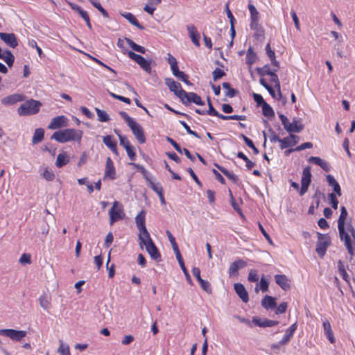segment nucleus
Returning a JSON list of instances; mask_svg holds the SVG:
<instances>
[{
	"label": "nucleus",
	"instance_id": "dca6fc26",
	"mask_svg": "<svg viewBox=\"0 0 355 355\" xmlns=\"http://www.w3.org/2000/svg\"><path fill=\"white\" fill-rule=\"evenodd\" d=\"M165 84L168 86L171 92H174L178 98H181V95L179 92L183 89L181 87V85L179 83L175 81L172 78H165Z\"/></svg>",
	"mask_w": 355,
	"mask_h": 355
},
{
	"label": "nucleus",
	"instance_id": "5fc2aeb1",
	"mask_svg": "<svg viewBox=\"0 0 355 355\" xmlns=\"http://www.w3.org/2000/svg\"><path fill=\"white\" fill-rule=\"evenodd\" d=\"M128 156L131 161H135L136 159V153L135 148L133 146H130L125 149Z\"/></svg>",
	"mask_w": 355,
	"mask_h": 355
},
{
	"label": "nucleus",
	"instance_id": "2f4dec72",
	"mask_svg": "<svg viewBox=\"0 0 355 355\" xmlns=\"http://www.w3.org/2000/svg\"><path fill=\"white\" fill-rule=\"evenodd\" d=\"M257 73L260 76H271L274 72L277 71V69H274L272 71L270 70L269 64H265L263 67H257L256 69Z\"/></svg>",
	"mask_w": 355,
	"mask_h": 355
},
{
	"label": "nucleus",
	"instance_id": "72a5a7b5",
	"mask_svg": "<svg viewBox=\"0 0 355 355\" xmlns=\"http://www.w3.org/2000/svg\"><path fill=\"white\" fill-rule=\"evenodd\" d=\"M5 61L9 67H12L15 62V56L10 50H6L3 53V58H0Z\"/></svg>",
	"mask_w": 355,
	"mask_h": 355
},
{
	"label": "nucleus",
	"instance_id": "0eeeda50",
	"mask_svg": "<svg viewBox=\"0 0 355 355\" xmlns=\"http://www.w3.org/2000/svg\"><path fill=\"white\" fill-rule=\"evenodd\" d=\"M118 205L119 202L116 201L114 202L113 206L109 210L110 225H113L115 222L122 220L124 217L122 206L121 205V207H119Z\"/></svg>",
	"mask_w": 355,
	"mask_h": 355
},
{
	"label": "nucleus",
	"instance_id": "bb28decb",
	"mask_svg": "<svg viewBox=\"0 0 355 355\" xmlns=\"http://www.w3.org/2000/svg\"><path fill=\"white\" fill-rule=\"evenodd\" d=\"M296 329V323L293 324L288 329H287L284 338L280 340V343H282V345L287 344L290 341Z\"/></svg>",
	"mask_w": 355,
	"mask_h": 355
},
{
	"label": "nucleus",
	"instance_id": "39448f33",
	"mask_svg": "<svg viewBox=\"0 0 355 355\" xmlns=\"http://www.w3.org/2000/svg\"><path fill=\"white\" fill-rule=\"evenodd\" d=\"M128 57L137 62L141 69H143L146 73H151V62L153 61L152 59L147 60L141 55L137 54L133 51H129L128 53Z\"/></svg>",
	"mask_w": 355,
	"mask_h": 355
},
{
	"label": "nucleus",
	"instance_id": "393cba45",
	"mask_svg": "<svg viewBox=\"0 0 355 355\" xmlns=\"http://www.w3.org/2000/svg\"><path fill=\"white\" fill-rule=\"evenodd\" d=\"M311 166H308L303 169L301 184L309 186L311 182Z\"/></svg>",
	"mask_w": 355,
	"mask_h": 355
},
{
	"label": "nucleus",
	"instance_id": "58836bf2",
	"mask_svg": "<svg viewBox=\"0 0 355 355\" xmlns=\"http://www.w3.org/2000/svg\"><path fill=\"white\" fill-rule=\"evenodd\" d=\"M215 116H217L223 120H239V121H243V120H245L246 119V116H244V115H237V114H234V115H229V116H226V115H223L222 114H220L218 112V115H216Z\"/></svg>",
	"mask_w": 355,
	"mask_h": 355
},
{
	"label": "nucleus",
	"instance_id": "ea45409f",
	"mask_svg": "<svg viewBox=\"0 0 355 355\" xmlns=\"http://www.w3.org/2000/svg\"><path fill=\"white\" fill-rule=\"evenodd\" d=\"M40 304L42 308L48 310L51 306V297L46 294L42 295L40 299Z\"/></svg>",
	"mask_w": 355,
	"mask_h": 355
},
{
	"label": "nucleus",
	"instance_id": "473e14b6",
	"mask_svg": "<svg viewBox=\"0 0 355 355\" xmlns=\"http://www.w3.org/2000/svg\"><path fill=\"white\" fill-rule=\"evenodd\" d=\"M44 137V130L43 128H39L35 130L32 143L33 144H36L41 142Z\"/></svg>",
	"mask_w": 355,
	"mask_h": 355
},
{
	"label": "nucleus",
	"instance_id": "4be33fe9",
	"mask_svg": "<svg viewBox=\"0 0 355 355\" xmlns=\"http://www.w3.org/2000/svg\"><path fill=\"white\" fill-rule=\"evenodd\" d=\"M112 139L113 137L112 135H107L103 137V141L104 144L113 152V153H114L116 155H119L117 150V143Z\"/></svg>",
	"mask_w": 355,
	"mask_h": 355
},
{
	"label": "nucleus",
	"instance_id": "37998d69",
	"mask_svg": "<svg viewBox=\"0 0 355 355\" xmlns=\"http://www.w3.org/2000/svg\"><path fill=\"white\" fill-rule=\"evenodd\" d=\"M262 107V112H263V114L266 116V117H273L275 116V112L272 110V108L271 107V106L267 103H264V104L261 106Z\"/></svg>",
	"mask_w": 355,
	"mask_h": 355
},
{
	"label": "nucleus",
	"instance_id": "338daca9",
	"mask_svg": "<svg viewBox=\"0 0 355 355\" xmlns=\"http://www.w3.org/2000/svg\"><path fill=\"white\" fill-rule=\"evenodd\" d=\"M120 145L122 146L125 149L131 146L130 141L125 136L119 135Z\"/></svg>",
	"mask_w": 355,
	"mask_h": 355
},
{
	"label": "nucleus",
	"instance_id": "a211bd4d",
	"mask_svg": "<svg viewBox=\"0 0 355 355\" xmlns=\"http://www.w3.org/2000/svg\"><path fill=\"white\" fill-rule=\"evenodd\" d=\"M275 280L276 284L285 291L290 290L291 284L290 280L285 275H275Z\"/></svg>",
	"mask_w": 355,
	"mask_h": 355
},
{
	"label": "nucleus",
	"instance_id": "f704fd0d",
	"mask_svg": "<svg viewBox=\"0 0 355 355\" xmlns=\"http://www.w3.org/2000/svg\"><path fill=\"white\" fill-rule=\"evenodd\" d=\"M125 41L127 42V43L128 44V45L135 51L137 52H139L140 53H142V54H145L146 50V49L142 46H140L137 44H136L134 41H132L131 39L130 38H128V37H125Z\"/></svg>",
	"mask_w": 355,
	"mask_h": 355
},
{
	"label": "nucleus",
	"instance_id": "f8f14e48",
	"mask_svg": "<svg viewBox=\"0 0 355 355\" xmlns=\"http://www.w3.org/2000/svg\"><path fill=\"white\" fill-rule=\"evenodd\" d=\"M192 273L199 282L202 289L208 293H211L212 290L211 288V285L209 282L205 281L201 278L200 270L197 267H193L192 269Z\"/></svg>",
	"mask_w": 355,
	"mask_h": 355
},
{
	"label": "nucleus",
	"instance_id": "6ab92c4d",
	"mask_svg": "<svg viewBox=\"0 0 355 355\" xmlns=\"http://www.w3.org/2000/svg\"><path fill=\"white\" fill-rule=\"evenodd\" d=\"M252 322L258 327H270L279 324V321L277 320H272L268 319L261 320L258 317H254L252 318Z\"/></svg>",
	"mask_w": 355,
	"mask_h": 355
},
{
	"label": "nucleus",
	"instance_id": "c85d7f7f",
	"mask_svg": "<svg viewBox=\"0 0 355 355\" xmlns=\"http://www.w3.org/2000/svg\"><path fill=\"white\" fill-rule=\"evenodd\" d=\"M122 16L125 17L131 24L137 27L139 30H144V26L139 24L136 17L130 12H125L122 14Z\"/></svg>",
	"mask_w": 355,
	"mask_h": 355
},
{
	"label": "nucleus",
	"instance_id": "4c0bfd02",
	"mask_svg": "<svg viewBox=\"0 0 355 355\" xmlns=\"http://www.w3.org/2000/svg\"><path fill=\"white\" fill-rule=\"evenodd\" d=\"M138 230L140 232L139 234V240L140 241V242H141V239H143V241H145L146 243L153 241L148 230L146 229V227H144Z\"/></svg>",
	"mask_w": 355,
	"mask_h": 355
},
{
	"label": "nucleus",
	"instance_id": "e433bc0d",
	"mask_svg": "<svg viewBox=\"0 0 355 355\" xmlns=\"http://www.w3.org/2000/svg\"><path fill=\"white\" fill-rule=\"evenodd\" d=\"M224 89H227L225 95L230 98H233L239 94V91L236 89L232 88L229 83L225 82L222 84Z\"/></svg>",
	"mask_w": 355,
	"mask_h": 355
},
{
	"label": "nucleus",
	"instance_id": "8fccbe9b",
	"mask_svg": "<svg viewBox=\"0 0 355 355\" xmlns=\"http://www.w3.org/2000/svg\"><path fill=\"white\" fill-rule=\"evenodd\" d=\"M60 345L58 349V352L61 355H71L69 346L68 345L64 346V344H63V342L62 340H60Z\"/></svg>",
	"mask_w": 355,
	"mask_h": 355
},
{
	"label": "nucleus",
	"instance_id": "b1692460",
	"mask_svg": "<svg viewBox=\"0 0 355 355\" xmlns=\"http://www.w3.org/2000/svg\"><path fill=\"white\" fill-rule=\"evenodd\" d=\"M326 179L329 186L332 187L334 193L340 196L342 195L341 188L334 177L331 175H327Z\"/></svg>",
	"mask_w": 355,
	"mask_h": 355
},
{
	"label": "nucleus",
	"instance_id": "f03ea898",
	"mask_svg": "<svg viewBox=\"0 0 355 355\" xmlns=\"http://www.w3.org/2000/svg\"><path fill=\"white\" fill-rule=\"evenodd\" d=\"M42 105L40 101L29 99L22 103L17 109V113L19 116H30L37 114Z\"/></svg>",
	"mask_w": 355,
	"mask_h": 355
},
{
	"label": "nucleus",
	"instance_id": "7c9ffc66",
	"mask_svg": "<svg viewBox=\"0 0 355 355\" xmlns=\"http://www.w3.org/2000/svg\"><path fill=\"white\" fill-rule=\"evenodd\" d=\"M69 162V157L65 153H60L57 156L55 166L58 168H62L64 166H65Z\"/></svg>",
	"mask_w": 355,
	"mask_h": 355
},
{
	"label": "nucleus",
	"instance_id": "20e7f679",
	"mask_svg": "<svg viewBox=\"0 0 355 355\" xmlns=\"http://www.w3.org/2000/svg\"><path fill=\"white\" fill-rule=\"evenodd\" d=\"M330 245V236L328 234H322L318 232L315 251L320 257L322 258L324 256L327 249Z\"/></svg>",
	"mask_w": 355,
	"mask_h": 355
},
{
	"label": "nucleus",
	"instance_id": "ddd939ff",
	"mask_svg": "<svg viewBox=\"0 0 355 355\" xmlns=\"http://www.w3.org/2000/svg\"><path fill=\"white\" fill-rule=\"evenodd\" d=\"M247 266V262L243 259H237L232 262L229 268L230 277L238 275V270L245 268Z\"/></svg>",
	"mask_w": 355,
	"mask_h": 355
},
{
	"label": "nucleus",
	"instance_id": "9d476101",
	"mask_svg": "<svg viewBox=\"0 0 355 355\" xmlns=\"http://www.w3.org/2000/svg\"><path fill=\"white\" fill-rule=\"evenodd\" d=\"M133 135L135 137L137 141L140 144H144L146 141V136L143 128L137 122L129 127Z\"/></svg>",
	"mask_w": 355,
	"mask_h": 355
},
{
	"label": "nucleus",
	"instance_id": "13d9d810",
	"mask_svg": "<svg viewBox=\"0 0 355 355\" xmlns=\"http://www.w3.org/2000/svg\"><path fill=\"white\" fill-rule=\"evenodd\" d=\"M252 97L254 101L257 103V106H262L264 103H266L261 94L253 93Z\"/></svg>",
	"mask_w": 355,
	"mask_h": 355
},
{
	"label": "nucleus",
	"instance_id": "6e6d98bb",
	"mask_svg": "<svg viewBox=\"0 0 355 355\" xmlns=\"http://www.w3.org/2000/svg\"><path fill=\"white\" fill-rule=\"evenodd\" d=\"M28 44L31 47L35 48V49L37 50V51L38 53L40 58H42L44 56V55L42 52V50L41 49V48L40 46H37L35 40H28Z\"/></svg>",
	"mask_w": 355,
	"mask_h": 355
},
{
	"label": "nucleus",
	"instance_id": "de8ad7c7",
	"mask_svg": "<svg viewBox=\"0 0 355 355\" xmlns=\"http://www.w3.org/2000/svg\"><path fill=\"white\" fill-rule=\"evenodd\" d=\"M120 116L123 119V120L127 123L128 126L130 127L132 124H134L136 121L131 118L125 112L121 111L119 112Z\"/></svg>",
	"mask_w": 355,
	"mask_h": 355
},
{
	"label": "nucleus",
	"instance_id": "9b49d317",
	"mask_svg": "<svg viewBox=\"0 0 355 355\" xmlns=\"http://www.w3.org/2000/svg\"><path fill=\"white\" fill-rule=\"evenodd\" d=\"M348 213L345 207L342 206L340 207V214L338 219V229L339 232V235H345V234L348 233L345 232V220L347 218Z\"/></svg>",
	"mask_w": 355,
	"mask_h": 355
},
{
	"label": "nucleus",
	"instance_id": "7ed1b4c3",
	"mask_svg": "<svg viewBox=\"0 0 355 355\" xmlns=\"http://www.w3.org/2000/svg\"><path fill=\"white\" fill-rule=\"evenodd\" d=\"M181 98H179L181 102L185 105H189L193 103L198 105H204L205 102L202 100L201 97L194 92H187L184 89H181L179 92Z\"/></svg>",
	"mask_w": 355,
	"mask_h": 355
},
{
	"label": "nucleus",
	"instance_id": "09e8293b",
	"mask_svg": "<svg viewBox=\"0 0 355 355\" xmlns=\"http://www.w3.org/2000/svg\"><path fill=\"white\" fill-rule=\"evenodd\" d=\"M282 125L284 126V128L288 132H290V133H292V132L299 133L302 131V127H299V128H295V129H293L291 127V125H290V122H289L288 119H287L286 122H284V123H282Z\"/></svg>",
	"mask_w": 355,
	"mask_h": 355
},
{
	"label": "nucleus",
	"instance_id": "bf43d9fd",
	"mask_svg": "<svg viewBox=\"0 0 355 355\" xmlns=\"http://www.w3.org/2000/svg\"><path fill=\"white\" fill-rule=\"evenodd\" d=\"M166 234L168 238V240L172 245L173 250H175L178 248V243L175 241V237L172 235L169 230H166Z\"/></svg>",
	"mask_w": 355,
	"mask_h": 355
},
{
	"label": "nucleus",
	"instance_id": "79ce46f5",
	"mask_svg": "<svg viewBox=\"0 0 355 355\" xmlns=\"http://www.w3.org/2000/svg\"><path fill=\"white\" fill-rule=\"evenodd\" d=\"M95 111L98 116V120L101 122H107L110 120L109 115L104 110H102L98 107L95 108Z\"/></svg>",
	"mask_w": 355,
	"mask_h": 355
},
{
	"label": "nucleus",
	"instance_id": "603ef678",
	"mask_svg": "<svg viewBox=\"0 0 355 355\" xmlns=\"http://www.w3.org/2000/svg\"><path fill=\"white\" fill-rule=\"evenodd\" d=\"M213 80L214 81L218 80V79L221 78L223 76L225 75V73L223 70L220 69V68H216L213 73Z\"/></svg>",
	"mask_w": 355,
	"mask_h": 355
},
{
	"label": "nucleus",
	"instance_id": "cd10ccee",
	"mask_svg": "<svg viewBox=\"0 0 355 355\" xmlns=\"http://www.w3.org/2000/svg\"><path fill=\"white\" fill-rule=\"evenodd\" d=\"M214 166L217 168H218L228 179H230L234 183H235V184L238 183L239 178L236 175H234V173H230L227 169L218 165L216 163L214 164Z\"/></svg>",
	"mask_w": 355,
	"mask_h": 355
},
{
	"label": "nucleus",
	"instance_id": "680f3d73",
	"mask_svg": "<svg viewBox=\"0 0 355 355\" xmlns=\"http://www.w3.org/2000/svg\"><path fill=\"white\" fill-rule=\"evenodd\" d=\"M288 307L287 302H282L277 307H276L275 313L282 314L286 312Z\"/></svg>",
	"mask_w": 355,
	"mask_h": 355
},
{
	"label": "nucleus",
	"instance_id": "e2e57ef3",
	"mask_svg": "<svg viewBox=\"0 0 355 355\" xmlns=\"http://www.w3.org/2000/svg\"><path fill=\"white\" fill-rule=\"evenodd\" d=\"M43 177L45 178L47 181H52L55 178V175L53 173V171L49 170V168H45L44 173H43Z\"/></svg>",
	"mask_w": 355,
	"mask_h": 355
},
{
	"label": "nucleus",
	"instance_id": "c03bdc74",
	"mask_svg": "<svg viewBox=\"0 0 355 355\" xmlns=\"http://www.w3.org/2000/svg\"><path fill=\"white\" fill-rule=\"evenodd\" d=\"M89 2L103 15L105 17H108V12L105 10L101 4L97 0H89Z\"/></svg>",
	"mask_w": 355,
	"mask_h": 355
},
{
	"label": "nucleus",
	"instance_id": "1a4fd4ad",
	"mask_svg": "<svg viewBox=\"0 0 355 355\" xmlns=\"http://www.w3.org/2000/svg\"><path fill=\"white\" fill-rule=\"evenodd\" d=\"M68 125V119L64 115H60L53 117L47 128L49 130H57L65 128Z\"/></svg>",
	"mask_w": 355,
	"mask_h": 355
},
{
	"label": "nucleus",
	"instance_id": "0e129e2a",
	"mask_svg": "<svg viewBox=\"0 0 355 355\" xmlns=\"http://www.w3.org/2000/svg\"><path fill=\"white\" fill-rule=\"evenodd\" d=\"M248 9L250 13L251 19H259V12L252 4L250 3L248 5Z\"/></svg>",
	"mask_w": 355,
	"mask_h": 355
},
{
	"label": "nucleus",
	"instance_id": "4d7b16f0",
	"mask_svg": "<svg viewBox=\"0 0 355 355\" xmlns=\"http://www.w3.org/2000/svg\"><path fill=\"white\" fill-rule=\"evenodd\" d=\"M248 279L250 282H257L259 280V277L257 275V272L256 270H250L249 272Z\"/></svg>",
	"mask_w": 355,
	"mask_h": 355
},
{
	"label": "nucleus",
	"instance_id": "c9c22d12",
	"mask_svg": "<svg viewBox=\"0 0 355 355\" xmlns=\"http://www.w3.org/2000/svg\"><path fill=\"white\" fill-rule=\"evenodd\" d=\"M146 211L141 210L135 218V223L138 229L146 227L145 224Z\"/></svg>",
	"mask_w": 355,
	"mask_h": 355
},
{
	"label": "nucleus",
	"instance_id": "49530a36",
	"mask_svg": "<svg viewBox=\"0 0 355 355\" xmlns=\"http://www.w3.org/2000/svg\"><path fill=\"white\" fill-rule=\"evenodd\" d=\"M120 116L123 119V120L127 123L128 126L130 127L132 124H134L136 121L131 118L125 112L121 111L119 112Z\"/></svg>",
	"mask_w": 355,
	"mask_h": 355
},
{
	"label": "nucleus",
	"instance_id": "774afa93",
	"mask_svg": "<svg viewBox=\"0 0 355 355\" xmlns=\"http://www.w3.org/2000/svg\"><path fill=\"white\" fill-rule=\"evenodd\" d=\"M257 59V56L256 53H253L252 55H246V64L250 67L256 62Z\"/></svg>",
	"mask_w": 355,
	"mask_h": 355
},
{
	"label": "nucleus",
	"instance_id": "4468645a",
	"mask_svg": "<svg viewBox=\"0 0 355 355\" xmlns=\"http://www.w3.org/2000/svg\"><path fill=\"white\" fill-rule=\"evenodd\" d=\"M109 178L110 180L116 179V170L114 163L110 157H107L105 164V171L103 179Z\"/></svg>",
	"mask_w": 355,
	"mask_h": 355
},
{
	"label": "nucleus",
	"instance_id": "c756f323",
	"mask_svg": "<svg viewBox=\"0 0 355 355\" xmlns=\"http://www.w3.org/2000/svg\"><path fill=\"white\" fill-rule=\"evenodd\" d=\"M340 240L345 241V245L348 251V253L353 256L354 254V248L352 244V241L350 236L348 233L345 234V235H339Z\"/></svg>",
	"mask_w": 355,
	"mask_h": 355
},
{
	"label": "nucleus",
	"instance_id": "2eb2a0df",
	"mask_svg": "<svg viewBox=\"0 0 355 355\" xmlns=\"http://www.w3.org/2000/svg\"><path fill=\"white\" fill-rule=\"evenodd\" d=\"M0 39L11 48H15L18 45L14 33H0Z\"/></svg>",
	"mask_w": 355,
	"mask_h": 355
},
{
	"label": "nucleus",
	"instance_id": "412c9836",
	"mask_svg": "<svg viewBox=\"0 0 355 355\" xmlns=\"http://www.w3.org/2000/svg\"><path fill=\"white\" fill-rule=\"evenodd\" d=\"M261 304L266 310L273 309L277 307L276 298L270 295H265Z\"/></svg>",
	"mask_w": 355,
	"mask_h": 355
},
{
	"label": "nucleus",
	"instance_id": "6e6552de",
	"mask_svg": "<svg viewBox=\"0 0 355 355\" xmlns=\"http://www.w3.org/2000/svg\"><path fill=\"white\" fill-rule=\"evenodd\" d=\"M0 335L7 336L15 341H20L26 336V331L12 329H0Z\"/></svg>",
	"mask_w": 355,
	"mask_h": 355
},
{
	"label": "nucleus",
	"instance_id": "5701e85b",
	"mask_svg": "<svg viewBox=\"0 0 355 355\" xmlns=\"http://www.w3.org/2000/svg\"><path fill=\"white\" fill-rule=\"evenodd\" d=\"M187 31L192 42L198 47L200 46V34L193 25L187 26Z\"/></svg>",
	"mask_w": 355,
	"mask_h": 355
},
{
	"label": "nucleus",
	"instance_id": "aec40b11",
	"mask_svg": "<svg viewBox=\"0 0 355 355\" xmlns=\"http://www.w3.org/2000/svg\"><path fill=\"white\" fill-rule=\"evenodd\" d=\"M24 101V96L21 94H15L6 96L1 99V103L4 105H13L17 102Z\"/></svg>",
	"mask_w": 355,
	"mask_h": 355
},
{
	"label": "nucleus",
	"instance_id": "864d4df0",
	"mask_svg": "<svg viewBox=\"0 0 355 355\" xmlns=\"http://www.w3.org/2000/svg\"><path fill=\"white\" fill-rule=\"evenodd\" d=\"M292 146L291 141L289 137H284L283 139H281L280 140V148L281 149H285L288 147Z\"/></svg>",
	"mask_w": 355,
	"mask_h": 355
},
{
	"label": "nucleus",
	"instance_id": "423d86ee",
	"mask_svg": "<svg viewBox=\"0 0 355 355\" xmlns=\"http://www.w3.org/2000/svg\"><path fill=\"white\" fill-rule=\"evenodd\" d=\"M139 244L141 249L143 248L142 244L145 245L146 250L152 259L156 261H161L160 252L153 241L146 243L145 241H143V239H141V242H140Z\"/></svg>",
	"mask_w": 355,
	"mask_h": 355
},
{
	"label": "nucleus",
	"instance_id": "a878e982",
	"mask_svg": "<svg viewBox=\"0 0 355 355\" xmlns=\"http://www.w3.org/2000/svg\"><path fill=\"white\" fill-rule=\"evenodd\" d=\"M322 325L327 338H328L331 343H334L336 342V339L334 336L330 322L327 320H326L325 321L323 322Z\"/></svg>",
	"mask_w": 355,
	"mask_h": 355
},
{
	"label": "nucleus",
	"instance_id": "f3484780",
	"mask_svg": "<svg viewBox=\"0 0 355 355\" xmlns=\"http://www.w3.org/2000/svg\"><path fill=\"white\" fill-rule=\"evenodd\" d=\"M234 288L236 293L243 302L246 303L248 302V293L243 284L241 283H235L234 284Z\"/></svg>",
	"mask_w": 355,
	"mask_h": 355
},
{
	"label": "nucleus",
	"instance_id": "a19ab883",
	"mask_svg": "<svg viewBox=\"0 0 355 355\" xmlns=\"http://www.w3.org/2000/svg\"><path fill=\"white\" fill-rule=\"evenodd\" d=\"M268 286H269V283L267 280L265 279L264 277L263 276L261 279H260V282H259V288H258V284L257 285V286L255 287L254 288V291L256 293H258L259 291V289L263 292V293H265L266 291H268Z\"/></svg>",
	"mask_w": 355,
	"mask_h": 355
},
{
	"label": "nucleus",
	"instance_id": "3c124183",
	"mask_svg": "<svg viewBox=\"0 0 355 355\" xmlns=\"http://www.w3.org/2000/svg\"><path fill=\"white\" fill-rule=\"evenodd\" d=\"M328 197H329V199L330 200V203H331V207L334 209H338V199L336 198V195L334 193H330L328 194Z\"/></svg>",
	"mask_w": 355,
	"mask_h": 355
},
{
	"label": "nucleus",
	"instance_id": "69168bd1",
	"mask_svg": "<svg viewBox=\"0 0 355 355\" xmlns=\"http://www.w3.org/2000/svg\"><path fill=\"white\" fill-rule=\"evenodd\" d=\"M150 187L157 193L159 194L163 191L162 186L158 183L155 184L153 181L149 183Z\"/></svg>",
	"mask_w": 355,
	"mask_h": 355
},
{
	"label": "nucleus",
	"instance_id": "052dcab7",
	"mask_svg": "<svg viewBox=\"0 0 355 355\" xmlns=\"http://www.w3.org/2000/svg\"><path fill=\"white\" fill-rule=\"evenodd\" d=\"M270 81L275 83V88L277 90H279V89H281L280 82H279L277 75L276 74V72H274L270 76Z\"/></svg>",
	"mask_w": 355,
	"mask_h": 355
},
{
	"label": "nucleus",
	"instance_id": "a18cd8bd",
	"mask_svg": "<svg viewBox=\"0 0 355 355\" xmlns=\"http://www.w3.org/2000/svg\"><path fill=\"white\" fill-rule=\"evenodd\" d=\"M263 123L266 127H269L268 132L272 135L270 141L272 142L279 141L280 143L281 138L277 135H276L275 131L270 127V124L268 123V121L263 120Z\"/></svg>",
	"mask_w": 355,
	"mask_h": 355
},
{
	"label": "nucleus",
	"instance_id": "f257e3e1",
	"mask_svg": "<svg viewBox=\"0 0 355 355\" xmlns=\"http://www.w3.org/2000/svg\"><path fill=\"white\" fill-rule=\"evenodd\" d=\"M83 132L82 130L73 128H67L55 131L51 137L59 143H67L69 141H77L80 143Z\"/></svg>",
	"mask_w": 355,
	"mask_h": 355
}]
</instances>
